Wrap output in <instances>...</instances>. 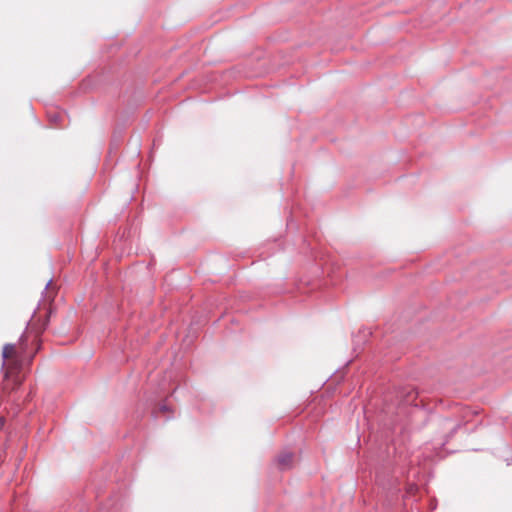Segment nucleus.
I'll use <instances>...</instances> for the list:
<instances>
[{"instance_id":"nucleus-1","label":"nucleus","mask_w":512,"mask_h":512,"mask_svg":"<svg viewBox=\"0 0 512 512\" xmlns=\"http://www.w3.org/2000/svg\"><path fill=\"white\" fill-rule=\"evenodd\" d=\"M293 453L284 452L277 458V464L281 470H286L292 467Z\"/></svg>"},{"instance_id":"nucleus-2","label":"nucleus","mask_w":512,"mask_h":512,"mask_svg":"<svg viewBox=\"0 0 512 512\" xmlns=\"http://www.w3.org/2000/svg\"><path fill=\"white\" fill-rule=\"evenodd\" d=\"M16 353V346L14 344H5L2 350L3 364L5 360Z\"/></svg>"},{"instance_id":"nucleus-3","label":"nucleus","mask_w":512,"mask_h":512,"mask_svg":"<svg viewBox=\"0 0 512 512\" xmlns=\"http://www.w3.org/2000/svg\"><path fill=\"white\" fill-rule=\"evenodd\" d=\"M25 340H26V338H25V335L23 334V335L20 337V346H23V343H24V341H25ZM21 349H22L23 351L25 350V348H24V347H21Z\"/></svg>"},{"instance_id":"nucleus-4","label":"nucleus","mask_w":512,"mask_h":512,"mask_svg":"<svg viewBox=\"0 0 512 512\" xmlns=\"http://www.w3.org/2000/svg\"><path fill=\"white\" fill-rule=\"evenodd\" d=\"M5 421L3 418H0V430L4 427Z\"/></svg>"},{"instance_id":"nucleus-5","label":"nucleus","mask_w":512,"mask_h":512,"mask_svg":"<svg viewBox=\"0 0 512 512\" xmlns=\"http://www.w3.org/2000/svg\"><path fill=\"white\" fill-rule=\"evenodd\" d=\"M167 409H168V408H167V406H166V405H162V406L160 407V410H161V411H167Z\"/></svg>"},{"instance_id":"nucleus-6","label":"nucleus","mask_w":512,"mask_h":512,"mask_svg":"<svg viewBox=\"0 0 512 512\" xmlns=\"http://www.w3.org/2000/svg\"><path fill=\"white\" fill-rule=\"evenodd\" d=\"M50 283H51V280H50L49 282H47V285H46V287H45L46 289L48 288V286L50 285Z\"/></svg>"}]
</instances>
